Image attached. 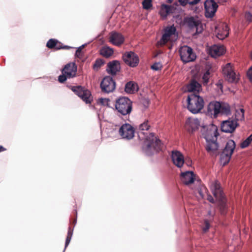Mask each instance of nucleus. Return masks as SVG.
Masks as SVG:
<instances>
[{"mask_svg":"<svg viewBox=\"0 0 252 252\" xmlns=\"http://www.w3.org/2000/svg\"><path fill=\"white\" fill-rule=\"evenodd\" d=\"M151 127L150 122L148 120L140 124L137 128V133L140 138L145 140L143 149L147 155H150L155 152H158L161 150L162 143L154 133L147 132Z\"/></svg>","mask_w":252,"mask_h":252,"instance_id":"f257e3e1","label":"nucleus"},{"mask_svg":"<svg viewBox=\"0 0 252 252\" xmlns=\"http://www.w3.org/2000/svg\"><path fill=\"white\" fill-rule=\"evenodd\" d=\"M188 109L193 114L200 112L204 106V100L202 96L197 93H191L188 96Z\"/></svg>","mask_w":252,"mask_h":252,"instance_id":"f03ea898","label":"nucleus"},{"mask_svg":"<svg viewBox=\"0 0 252 252\" xmlns=\"http://www.w3.org/2000/svg\"><path fill=\"white\" fill-rule=\"evenodd\" d=\"M208 109L211 114L213 113L215 118H217L219 115L227 116L231 114L229 105L224 102H211L208 105Z\"/></svg>","mask_w":252,"mask_h":252,"instance_id":"7ed1b4c3","label":"nucleus"},{"mask_svg":"<svg viewBox=\"0 0 252 252\" xmlns=\"http://www.w3.org/2000/svg\"><path fill=\"white\" fill-rule=\"evenodd\" d=\"M115 106L121 115H129L132 110V101L127 97H120L116 100Z\"/></svg>","mask_w":252,"mask_h":252,"instance_id":"20e7f679","label":"nucleus"},{"mask_svg":"<svg viewBox=\"0 0 252 252\" xmlns=\"http://www.w3.org/2000/svg\"><path fill=\"white\" fill-rule=\"evenodd\" d=\"M235 143L233 140H229L227 141L225 148L220 156V160L223 166L229 162L235 148Z\"/></svg>","mask_w":252,"mask_h":252,"instance_id":"39448f33","label":"nucleus"},{"mask_svg":"<svg viewBox=\"0 0 252 252\" xmlns=\"http://www.w3.org/2000/svg\"><path fill=\"white\" fill-rule=\"evenodd\" d=\"M72 91L80 97L86 103H91L93 100V97L91 92L81 86H73Z\"/></svg>","mask_w":252,"mask_h":252,"instance_id":"423d86ee","label":"nucleus"},{"mask_svg":"<svg viewBox=\"0 0 252 252\" xmlns=\"http://www.w3.org/2000/svg\"><path fill=\"white\" fill-rule=\"evenodd\" d=\"M179 52L181 59L184 63L192 62L196 58V55L192 49L187 45L181 47Z\"/></svg>","mask_w":252,"mask_h":252,"instance_id":"0eeeda50","label":"nucleus"},{"mask_svg":"<svg viewBox=\"0 0 252 252\" xmlns=\"http://www.w3.org/2000/svg\"><path fill=\"white\" fill-rule=\"evenodd\" d=\"M100 86L103 93L108 94L115 90L116 83L112 77L107 76L103 78Z\"/></svg>","mask_w":252,"mask_h":252,"instance_id":"6e6552de","label":"nucleus"},{"mask_svg":"<svg viewBox=\"0 0 252 252\" xmlns=\"http://www.w3.org/2000/svg\"><path fill=\"white\" fill-rule=\"evenodd\" d=\"M176 31V29L174 26L165 28L164 30V33L160 40L158 42V45L160 46L165 45L170 40L171 36L175 34Z\"/></svg>","mask_w":252,"mask_h":252,"instance_id":"1a4fd4ad","label":"nucleus"},{"mask_svg":"<svg viewBox=\"0 0 252 252\" xmlns=\"http://www.w3.org/2000/svg\"><path fill=\"white\" fill-rule=\"evenodd\" d=\"M134 129L129 124L123 125L119 129V132L123 138L131 139L134 136Z\"/></svg>","mask_w":252,"mask_h":252,"instance_id":"9d476101","label":"nucleus"},{"mask_svg":"<svg viewBox=\"0 0 252 252\" xmlns=\"http://www.w3.org/2000/svg\"><path fill=\"white\" fill-rule=\"evenodd\" d=\"M125 63L131 67L136 66L139 63L138 57L133 52H126L123 55Z\"/></svg>","mask_w":252,"mask_h":252,"instance_id":"9b49d317","label":"nucleus"},{"mask_svg":"<svg viewBox=\"0 0 252 252\" xmlns=\"http://www.w3.org/2000/svg\"><path fill=\"white\" fill-rule=\"evenodd\" d=\"M205 9V16L207 18H212L218 7L217 3L214 0H206L204 2Z\"/></svg>","mask_w":252,"mask_h":252,"instance_id":"f8f14e48","label":"nucleus"},{"mask_svg":"<svg viewBox=\"0 0 252 252\" xmlns=\"http://www.w3.org/2000/svg\"><path fill=\"white\" fill-rule=\"evenodd\" d=\"M222 73L228 82L232 83L236 81V74L230 63H227L223 67Z\"/></svg>","mask_w":252,"mask_h":252,"instance_id":"ddd939ff","label":"nucleus"},{"mask_svg":"<svg viewBox=\"0 0 252 252\" xmlns=\"http://www.w3.org/2000/svg\"><path fill=\"white\" fill-rule=\"evenodd\" d=\"M238 126V124L236 121L229 119L222 122L221 129L222 131L226 133H232Z\"/></svg>","mask_w":252,"mask_h":252,"instance_id":"4468645a","label":"nucleus"},{"mask_svg":"<svg viewBox=\"0 0 252 252\" xmlns=\"http://www.w3.org/2000/svg\"><path fill=\"white\" fill-rule=\"evenodd\" d=\"M200 126V122L197 118H189L186 121L185 127L189 133H193L197 130Z\"/></svg>","mask_w":252,"mask_h":252,"instance_id":"2eb2a0df","label":"nucleus"},{"mask_svg":"<svg viewBox=\"0 0 252 252\" xmlns=\"http://www.w3.org/2000/svg\"><path fill=\"white\" fill-rule=\"evenodd\" d=\"M186 23L190 29H195L197 34L201 33L203 31L202 25L200 21L193 17L187 18Z\"/></svg>","mask_w":252,"mask_h":252,"instance_id":"dca6fc26","label":"nucleus"},{"mask_svg":"<svg viewBox=\"0 0 252 252\" xmlns=\"http://www.w3.org/2000/svg\"><path fill=\"white\" fill-rule=\"evenodd\" d=\"M120 62L117 60H113L109 62L107 64L106 71L111 75H116L121 70Z\"/></svg>","mask_w":252,"mask_h":252,"instance_id":"f3484780","label":"nucleus"},{"mask_svg":"<svg viewBox=\"0 0 252 252\" xmlns=\"http://www.w3.org/2000/svg\"><path fill=\"white\" fill-rule=\"evenodd\" d=\"M77 69V65L74 63H69L64 66L62 72L65 74L68 78H71L76 76Z\"/></svg>","mask_w":252,"mask_h":252,"instance_id":"a211bd4d","label":"nucleus"},{"mask_svg":"<svg viewBox=\"0 0 252 252\" xmlns=\"http://www.w3.org/2000/svg\"><path fill=\"white\" fill-rule=\"evenodd\" d=\"M173 163L178 167L181 168L184 163V158L183 154L178 151H173L171 154Z\"/></svg>","mask_w":252,"mask_h":252,"instance_id":"6ab92c4d","label":"nucleus"},{"mask_svg":"<svg viewBox=\"0 0 252 252\" xmlns=\"http://www.w3.org/2000/svg\"><path fill=\"white\" fill-rule=\"evenodd\" d=\"M125 40L123 35L117 32H112L110 34L109 41L115 46H120Z\"/></svg>","mask_w":252,"mask_h":252,"instance_id":"aec40b11","label":"nucleus"},{"mask_svg":"<svg viewBox=\"0 0 252 252\" xmlns=\"http://www.w3.org/2000/svg\"><path fill=\"white\" fill-rule=\"evenodd\" d=\"M46 46L49 49H54L56 50L61 49H69L71 47L68 46H63V44L56 39H49L47 44Z\"/></svg>","mask_w":252,"mask_h":252,"instance_id":"412c9836","label":"nucleus"},{"mask_svg":"<svg viewBox=\"0 0 252 252\" xmlns=\"http://www.w3.org/2000/svg\"><path fill=\"white\" fill-rule=\"evenodd\" d=\"M204 137L206 141H209L212 139H217L219 133L217 131V127L212 125L207 127L206 132L203 133Z\"/></svg>","mask_w":252,"mask_h":252,"instance_id":"4be33fe9","label":"nucleus"},{"mask_svg":"<svg viewBox=\"0 0 252 252\" xmlns=\"http://www.w3.org/2000/svg\"><path fill=\"white\" fill-rule=\"evenodd\" d=\"M207 141L206 149L210 155H216L218 149V144L217 143V139H212Z\"/></svg>","mask_w":252,"mask_h":252,"instance_id":"5701e85b","label":"nucleus"},{"mask_svg":"<svg viewBox=\"0 0 252 252\" xmlns=\"http://www.w3.org/2000/svg\"><path fill=\"white\" fill-rule=\"evenodd\" d=\"M187 89L189 92L193 93H197L199 94L200 91L202 90L201 85L195 79H191L189 83L187 85Z\"/></svg>","mask_w":252,"mask_h":252,"instance_id":"b1692460","label":"nucleus"},{"mask_svg":"<svg viewBox=\"0 0 252 252\" xmlns=\"http://www.w3.org/2000/svg\"><path fill=\"white\" fill-rule=\"evenodd\" d=\"M181 178L183 183L186 185H189L194 182L195 175L193 172L187 171L182 173Z\"/></svg>","mask_w":252,"mask_h":252,"instance_id":"393cba45","label":"nucleus"},{"mask_svg":"<svg viewBox=\"0 0 252 252\" xmlns=\"http://www.w3.org/2000/svg\"><path fill=\"white\" fill-rule=\"evenodd\" d=\"M224 51V48L223 46L215 45L210 48L209 54L212 57L216 58L223 55Z\"/></svg>","mask_w":252,"mask_h":252,"instance_id":"a878e982","label":"nucleus"},{"mask_svg":"<svg viewBox=\"0 0 252 252\" xmlns=\"http://www.w3.org/2000/svg\"><path fill=\"white\" fill-rule=\"evenodd\" d=\"M138 90V85L133 82H128L125 85V91L128 94H134Z\"/></svg>","mask_w":252,"mask_h":252,"instance_id":"bb28decb","label":"nucleus"},{"mask_svg":"<svg viewBox=\"0 0 252 252\" xmlns=\"http://www.w3.org/2000/svg\"><path fill=\"white\" fill-rule=\"evenodd\" d=\"M172 6L163 4L161 5L159 13L161 17L166 18L167 15L172 12Z\"/></svg>","mask_w":252,"mask_h":252,"instance_id":"cd10ccee","label":"nucleus"},{"mask_svg":"<svg viewBox=\"0 0 252 252\" xmlns=\"http://www.w3.org/2000/svg\"><path fill=\"white\" fill-rule=\"evenodd\" d=\"M213 188V194L216 198L224 196L222 191L220 189V185L217 181L215 182Z\"/></svg>","mask_w":252,"mask_h":252,"instance_id":"c85d7f7f","label":"nucleus"},{"mask_svg":"<svg viewBox=\"0 0 252 252\" xmlns=\"http://www.w3.org/2000/svg\"><path fill=\"white\" fill-rule=\"evenodd\" d=\"M99 52L100 54L103 57L108 58L113 54L114 51L112 48L109 47L104 46L100 49Z\"/></svg>","mask_w":252,"mask_h":252,"instance_id":"c756f323","label":"nucleus"},{"mask_svg":"<svg viewBox=\"0 0 252 252\" xmlns=\"http://www.w3.org/2000/svg\"><path fill=\"white\" fill-rule=\"evenodd\" d=\"M219 201V206L220 213L222 215L225 214L226 212V204L225 196L217 198Z\"/></svg>","mask_w":252,"mask_h":252,"instance_id":"7c9ffc66","label":"nucleus"},{"mask_svg":"<svg viewBox=\"0 0 252 252\" xmlns=\"http://www.w3.org/2000/svg\"><path fill=\"white\" fill-rule=\"evenodd\" d=\"M223 31L218 33L217 37L220 39H223L228 36L229 29L227 25H223L222 26Z\"/></svg>","mask_w":252,"mask_h":252,"instance_id":"2f4dec72","label":"nucleus"},{"mask_svg":"<svg viewBox=\"0 0 252 252\" xmlns=\"http://www.w3.org/2000/svg\"><path fill=\"white\" fill-rule=\"evenodd\" d=\"M244 110L243 108H240L239 110H236L235 112V119L233 120L236 121L237 122L238 121H242L244 119Z\"/></svg>","mask_w":252,"mask_h":252,"instance_id":"473e14b6","label":"nucleus"},{"mask_svg":"<svg viewBox=\"0 0 252 252\" xmlns=\"http://www.w3.org/2000/svg\"><path fill=\"white\" fill-rule=\"evenodd\" d=\"M200 1V0H179V2L183 6H185L187 3L193 5L198 3Z\"/></svg>","mask_w":252,"mask_h":252,"instance_id":"72a5a7b5","label":"nucleus"},{"mask_svg":"<svg viewBox=\"0 0 252 252\" xmlns=\"http://www.w3.org/2000/svg\"><path fill=\"white\" fill-rule=\"evenodd\" d=\"M72 234H73V229H72L70 227H69L68 229L67 235V237L66 238L65 244V248L69 245V244L70 242L71 237L72 236Z\"/></svg>","mask_w":252,"mask_h":252,"instance_id":"f704fd0d","label":"nucleus"},{"mask_svg":"<svg viewBox=\"0 0 252 252\" xmlns=\"http://www.w3.org/2000/svg\"><path fill=\"white\" fill-rule=\"evenodd\" d=\"M252 141V134L241 144V147L245 148L248 147Z\"/></svg>","mask_w":252,"mask_h":252,"instance_id":"c9c22d12","label":"nucleus"},{"mask_svg":"<svg viewBox=\"0 0 252 252\" xmlns=\"http://www.w3.org/2000/svg\"><path fill=\"white\" fill-rule=\"evenodd\" d=\"M103 64L104 62L102 60L97 59L95 61L93 68L94 70H98Z\"/></svg>","mask_w":252,"mask_h":252,"instance_id":"e433bc0d","label":"nucleus"},{"mask_svg":"<svg viewBox=\"0 0 252 252\" xmlns=\"http://www.w3.org/2000/svg\"><path fill=\"white\" fill-rule=\"evenodd\" d=\"M142 6L144 9L148 10L150 9L152 6V0H144L142 1Z\"/></svg>","mask_w":252,"mask_h":252,"instance_id":"4c0bfd02","label":"nucleus"},{"mask_svg":"<svg viewBox=\"0 0 252 252\" xmlns=\"http://www.w3.org/2000/svg\"><path fill=\"white\" fill-rule=\"evenodd\" d=\"M210 76V72L207 70L203 75L202 77L203 83L204 85H207L209 82Z\"/></svg>","mask_w":252,"mask_h":252,"instance_id":"58836bf2","label":"nucleus"},{"mask_svg":"<svg viewBox=\"0 0 252 252\" xmlns=\"http://www.w3.org/2000/svg\"><path fill=\"white\" fill-rule=\"evenodd\" d=\"M162 65L160 63H155L152 66L151 68L154 70H159L162 68Z\"/></svg>","mask_w":252,"mask_h":252,"instance_id":"ea45409f","label":"nucleus"},{"mask_svg":"<svg viewBox=\"0 0 252 252\" xmlns=\"http://www.w3.org/2000/svg\"><path fill=\"white\" fill-rule=\"evenodd\" d=\"M84 47V45L79 47L76 50L75 53V56L79 59L82 57V50Z\"/></svg>","mask_w":252,"mask_h":252,"instance_id":"a19ab883","label":"nucleus"},{"mask_svg":"<svg viewBox=\"0 0 252 252\" xmlns=\"http://www.w3.org/2000/svg\"><path fill=\"white\" fill-rule=\"evenodd\" d=\"M245 19L249 23L251 22L252 21V14L250 12H246L245 14Z\"/></svg>","mask_w":252,"mask_h":252,"instance_id":"79ce46f5","label":"nucleus"},{"mask_svg":"<svg viewBox=\"0 0 252 252\" xmlns=\"http://www.w3.org/2000/svg\"><path fill=\"white\" fill-rule=\"evenodd\" d=\"M68 78L67 75H66L64 73H62V75H61L59 76L58 80L60 83H63Z\"/></svg>","mask_w":252,"mask_h":252,"instance_id":"37998d69","label":"nucleus"},{"mask_svg":"<svg viewBox=\"0 0 252 252\" xmlns=\"http://www.w3.org/2000/svg\"><path fill=\"white\" fill-rule=\"evenodd\" d=\"M210 227V224L207 220H205L204 227L203 228V230L204 232H206Z\"/></svg>","mask_w":252,"mask_h":252,"instance_id":"c03bdc74","label":"nucleus"},{"mask_svg":"<svg viewBox=\"0 0 252 252\" xmlns=\"http://www.w3.org/2000/svg\"><path fill=\"white\" fill-rule=\"evenodd\" d=\"M109 100L107 98H100L99 99V102L102 105H105V104H107L108 103V102H109Z\"/></svg>","mask_w":252,"mask_h":252,"instance_id":"a18cd8bd","label":"nucleus"},{"mask_svg":"<svg viewBox=\"0 0 252 252\" xmlns=\"http://www.w3.org/2000/svg\"><path fill=\"white\" fill-rule=\"evenodd\" d=\"M247 76L250 80L252 82V66L248 70L247 72Z\"/></svg>","mask_w":252,"mask_h":252,"instance_id":"49530a36","label":"nucleus"},{"mask_svg":"<svg viewBox=\"0 0 252 252\" xmlns=\"http://www.w3.org/2000/svg\"><path fill=\"white\" fill-rule=\"evenodd\" d=\"M207 199L211 203H214V199L211 195H208Z\"/></svg>","mask_w":252,"mask_h":252,"instance_id":"de8ad7c7","label":"nucleus"},{"mask_svg":"<svg viewBox=\"0 0 252 252\" xmlns=\"http://www.w3.org/2000/svg\"><path fill=\"white\" fill-rule=\"evenodd\" d=\"M6 150V149L4 148L2 146H0V153Z\"/></svg>","mask_w":252,"mask_h":252,"instance_id":"09e8293b","label":"nucleus"},{"mask_svg":"<svg viewBox=\"0 0 252 252\" xmlns=\"http://www.w3.org/2000/svg\"><path fill=\"white\" fill-rule=\"evenodd\" d=\"M76 223V219H74L73 221V223L75 225V223Z\"/></svg>","mask_w":252,"mask_h":252,"instance_id":"8fccbe9b","label":"nucleus"},{"mask_svg":"<svg viewBox=\"0 0 252 252\" xmlns=\"http://www.w3.org/2000/svg\"><path fill=\"white\" fill-rule=\"evenodd\" d=\"M251 59H252V53H251Z\"/></svg>","mask_w":252,"mask_h":252,"instance_id":"3c124183","label":"nucleus"},{"mask_svg":"<svg viewBox=\"0 0 252 252\" xmlns=\"http://www.w3.org/2000/svg\"><path fill=\"white\" fill-rule=\"evenodd\" d=\"M203 129H205V127H203Z\"/></svg>","mask_w":252,"mask_h":252,"instance_id":"603ef678","label":"nucleus"}]
</instances>
